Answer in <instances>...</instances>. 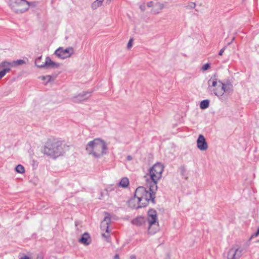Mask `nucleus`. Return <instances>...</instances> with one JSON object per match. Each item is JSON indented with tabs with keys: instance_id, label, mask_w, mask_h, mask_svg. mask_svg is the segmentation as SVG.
<instances>
[{
	"instance_id": "obj_1",
	"label": "nucleus",
	"mask_w": 259,
	"mask_h": 259,
	"mask_svg": "<svg viewBox=\"0 0 259 259\" xmlns=\"http://www.w3.org/2000/svg\"><path fill=\"white\" fill-rule=\"evenodd\" d=\"M148 190L144 187H138L135 192V196L141 201L142 206L146 207L151 201L153 203H155V193L157 190V186H155L148 182H146Z\"/></svg>"
},
{
	"instance_id": "obj_2",
	"label": "nucleus",
	"mask_w": 259,
	"mask_h": 259,
	"mask_svg": "<svg viewBox=\"0 0 259 259\" xmlns=\"http://www.w3.org/2000/svg\"><path fill=\"white\" fill-rule=\"evenodd\" d=\"M85 150L94 157L100 158L107 153L108 148L104 140L96 138L87 144Z\"/></svg>"
},
{
	"instance_id": "obj_3",
	"label": "nucleus",
	"mask_w": 259,
	"mask_h": 259,
	"mask_svg": "<svg viewBox=\"0 0 259 259\" xmlns=\"http://www.w3.org/2000/svg\"><path fill=\"white\" fill-rule=\"evenodd\" d=\"M64 152L62 143L59 141L49 140L44 148V154L54 158L62 155Z\"/></svg>"
},
{
	"instance_id": "obj_4",
	"label": "nucleus",
	"mask_w": 259,
	"mask_h": 259,
	"mask_svg": "<svg viewBox=\"0 0 259 259\" xmlns=\"http://www.w3.org/2000/svg\"><path fill=\"white\" fill-rule=\"evenodd\" d=\"M164 166L159 162L155 163L149 170L150 179H147V182L157 186L158 181L161 178Z\"/></svg>"
},
{
	"instance_id": "obj_5",
	"label": "nucleus",
	"mask_w": 259,
	"mask_h": 259,
	"mask_svg": "<svg viewBox=\"0 0 259 259\" xmlns=\"http://www.w3.org/2000/svg\"><path fill=\"white\" fill-rule=\"evenodd\" d=\"M148 222V232L150 234H155L159 229L157 211L154 209H150L147 212Z\"/></svg>"
},
{
	"instance_id": "obj_6",
	"label": "nucleus",
	"mask_w": 259,
	"mask_h": 259,
	"mask_svg": "<svg viewBox=\"0 0 259 259\" xmlns=\"http://www.w3.org/2000/svg\"><path fill=\"white\" fill-rule=\"evenodd\" d=\"M9 6L17 14H22L28 11L27 1L26 0H8Z\"/></svg>"
},
{
	"instance_id": "obj_7",
	"label": "nucleus",
	"mask_w": 259,
	"mask_h": 259,
	"mask_svg": "<svg viewBox=\"0 0 259 259\" xmlns=\"http://www.w3.org/2000/svg\"><path fill=\"white\" fill-rule=\"evenodd\" d=\"M41 58V56L39 57L35 61V65L38 68L46 69L57 68L60 66L59 63L53 61L49 57L46 58V61L44 63L39 64L38 62H40Z\"/></svg>"
},
{
	"instance_id": "obj_8",
	"label": "nucleus",
	"mask_w": 259,
	"mask_h": 259,
	"mask_svg": "<svg viewBox=\"0 0 259 259\" xmlns=\"http://www.w3.org/2000/svg\"><path fill=\"white\" fill-rule=\"evenodd\" d=\"M73 53L74 50L72 47H68L65 49L60 47L55 51L54 54L59 58L64 59L70 57Z\"/></svg>"
},
{
	"instance_id": "obj_9",
	"label": "nucleus",
	"mask_w": 259,
	"mask_h": 259,
	"mask_svg": "<svg viewBox=\"0 0 259 259\" xmlns=\"http://www.w3.org/2000/svg\"><path fill=\"white\" fill-rule=\"evenodd\" d=\"M92 92H82L72 97V100L74 103H80L86 101L90 96Z\"/></svg>"
},
{
	"instance_id": "obj_10",
	"label": "nucleus",
	"mask_w": 259,
	"mask_h": 259,
	"mask_svg": "<svg viewBox=\"0 0 259 259\" xmlns=\"http://www.w3.org/2000/svg\"><path fill=\"white\" fill-rule=\"evenodd\" d=\"M108 216H106L104 218V220L101 222V228L102 230H105L106 233H108L107 235H106L105 234H102V236L104 237L107 238L109 236V224L111 223L110 217H109V214L108 213Z\"/></svg>"
},
{
	"instance_id": "obj_11",
	"label": "nucleus",
	"mask_w": 259,
	"mask_h": 259,
	"mask_svg": "<svg viewBox=\"0 0 259 259\" xmlns=\"http://www.w3.org/2000/svg\"><path fill=\"white\" fill-rule=\"evenodd\" d=\"M197 146L198 148L201 151L205 150L208 148L207 143L202 135H199L197 140Z\"/></svg>"
},
{
	"instance_id": "obj_12",
	"label": "nucleus",
	"mask_w": 259,
	"mask_h": 259,
	"mask_svg": "<svg viewBox=\"0 0 259 259\" xmlns=\"http://www.w3.org/2000/svg\"><path fill=\"white\" fill-rule=\"evenodd\" d=\"M242 251L240 248H237L235 250L233 248L230 249L228 253V259H238L242 255Z\"/></svg>"
},
{
	"instance_id": "obj_13",
	"label": "nucleus",
	"mask_w": 259,
	"mask_h": 259,
	"mask_svg": "<svg viewBox=\"0 0 259 259\" xmlns=\"http://www.w3.org/2000/svg\"><path fill=\"white\" fill-rule=\"evenodd\" d=\"M128 204L129 207L132 208L138 209L140 208L144 207L142 206L141 201H138V199L134 195V197L131 198L128 201Z\"/></svg>"
},
{
	"instance_id": "obj_14",
	"label": "nucleus",
	"mask_w": 259,
	"mask_h": 259,
	"mask_svg": "<svg viewBox=\"0 0 259 259\" xmlns=\"http://www.w3.org/2000/svg\"><path fill=\"white\" fill-rule=\"evenodd\" d=\"M78 241L84 245H89L91 243L90 234L87 232L84 233L79 239Z\"/></svg>"
},
{
	"instance_id": "obj_15",
	"label": "nucleus",
	"mask_w": 259,
	"mask_h": 259,
	"mask_svg": "<svg viewBox=\"0 0 259 259\" xmlns=\"http://www.w3.org/2000/svg\"><path fill=\"white\" fill-rule=\"evenodd\" d=\"M146 222V220L144 217L139 216L133 219L132 221V223L134 225L140 227L145 224Z\"/></svg>"
},
{
	"instance_id": "obj_16",
	"label": "nucleus",
	"mask_w": 259,
	"mask_h": 259,
	"mask_svg": "<svg viewBox=\"0 0 259 259\" xmlns=\"http://www.w3.org/2000/svg\"><path fill=\"white\" fill-rule=\"evenodd\" d=\"M217 74H213L211 78L208 81V88L210 90L211 88L212 87H216V86L219 84V80L217 78Z\"/></svg>"
},
{
	"instance_id": "obj_17",
	"label": "nucleus",
	"mask_w": 259,
	"mask_h": 259,
	"mask_svg": "<svg viewBox=\"0 0 259 259\" xmlns=\"http://www.w3.org/2000/svg\"><path fill=\"white\" fill-rule=\"evenodd\" d=\"M222 88L220 89V92L218 93L219 94H224V93L230 94L233 91V87H229L223 84L222 82Z\"/></svg>"
},
{
	"instance_id": "obj_18",
	"label": "nucleus",
	"mask_w": 259,
	"mask_h": 259,
	"mask_svg": "<svg viewBox=\"0 0 259 259\" xmlns=\"http://www.w3.org/2000/svg\"><path fill=\"white\" fill-rule=\"evenodd\" d=\"M12 66L11 62L4 61L0 63V69H9V72L11 70Z\"/></svg>"
},
{
	"instance_id": "obj_19",
	"label": "nucleus",
	"mask_w": 259,
	"mask_h": 259,
	"mask_svg": "<svg viewBox=\"0 0 259 259\" xmlns=\"http://www.w3.org/2000/svg\"><path fill=\"white\" fill-rule=\"evenodd\" d=\"M222 82L221 80H219V84L215 87L212 90H210L213 92V94L218 96V97L223 96V94H219L218 93L220 92V89L222 88Z\"/></svg>"
},
{
	"instance_id": "obj_20",
	"label": "nucleus",
	"mask_w": 259,
	"mask_h": 259,
	"mask_svg": "<svg viewBox=\"0 0 259 259\" xmlns=\"http://www.w3.org/2000/svg\"><path fill=\"white\" fill-rule=\"evenodd\" d=\"M129 184V181L127 178H123L121 179L119 183V186L123 187L126 188L128 186Z\"/></svg>"
},
{
	"instance_id": "obj_21",
	"label": "nucleus",
	"mask_w": 259,
	"mask_h": 259,
	"mask_svg": "<svg viewBox=\"0 0 259 259\" xmlns=\"http://www.w3.org/2000/svg\"><path fill=\"white\" fill-rule=\"evenodd\" d=\"M103 1L104 0H96V1L94 2L91 6L93 10L97 9L98 7L102 6Z\"/></svg>"
},
{
	"instance_id": "obj_22",
	"label": "nucleus",
	"mask_w": 259,
	"mask_h": 259,
	"mask_svg": "<svg viewBox=\"0 0 259 259\" xmlns=\"http://www.w3.org/2000/svg\"><path fill=\"white\" fill-rule=\"evenodd\" d=\"M12 66L16 67L26 64V62L24 60L19 59L13 61L11 62Z\"/></svg>"
},
{
	"instance_id": "obj_23",
	"label": "nucleus",
	"mask_w": 259,
	"mask_h": 259,
	"mask_svg": "<svg viewBox=\"0 0 259 259\" xmlns=\"http://www.w3.org/2000/svg\"><path fill=\"white\" fill-rule=\"evenodd\" d=\"M209 100L206 99L202 100L200 104V107L201 109H205L208 107Z\"/></svg>"
},
{
	"instance_id": "obj_24",
	"label": "nucleus",
	"mask_w": 259,
	"mask_h": 259,
	"mask_svg": "<svg viewBox=\"0 0 259 259\" xmlns=\"http://www.w3.org/2000/svg\"><path fill=\"white\" fill-rule=\"evenodd\" d=\"M155 7L157 8V10H161L164 8V5L160 3H157L155 4ZM153 12L155 14H158L159 13V11L155 10H153Z\"/></svg>"
},
{
	"instance_id": "obj_25",
	"label": "nucleus",
	"mask_w": 259,
	"mask_h": 259,
	"mask_svg": "<svg viewBox=\"0 0 259 259\" xmlns=\"http://www.w3.org/2000/svg\"><path fill=\"white\" fill-rule=\"evenodd\" d=\"M39 78H40L42 80H46V82L45 83V84H47L48 83L51 82L52 80H54V79H52V76L51 75L41 76L39 77Z\"/></svg>"
},
{
	"instance_id": "obj_26",
	"label": "nucleus",
	"mask_w": 259,
	"mask_h": 259,
	"mask_svg": "<svg viewBox=\"0 0 259 259\" xmlns=\"http://www.w3.org/2000/svg\"><path fill=\"white\" fill-rule=\"evenodd\" d=\"M16 171L19 174H23L25 172L24 167L21 164H18L15 167Z\"/></svg>"
},
{
	"instance_id": "obj_27",
	"label": "nucleus",
	"mask_w": 259,
	"mask_h": 259,
	"mask_svg": "<svg viewBox=\"0 0 259 259\" xmlns=\"http://www.w3.org/2000/svg\"><path fill=\"white\" fill-rule=\"evenodd\" d=\"M27 5H28V10L29 8H35L38 6V2L33 1V2H28L27 1Z\"/></svg>"
},
{
	"instance_id": "obj_28",
	"label": "nucleus",
	"mask_w": 259,
	"mask_h": 259,
	"mask_svg": "<svg viewBox=\"0 0 259 259\" xmlns=\"http://www.w3.org/2000/svg\"><path fill=\"white\" fill-rule=\"evenodd\" d=\"M196 7V3L194 2H189L188 4V5L185 6V8L187 9H194Z\"/></svg>"
},
{
	"instance_id": "obj_29",
	"label": "nucleus",
	"mask_w": 259,
	"mask_h": 259,
	"mask_svg": "<svg viewBox=\"0 0 259 259\" xmlns=\"http://www.w3.org/2000/svg\"><path fill=\"white\" fill-rule=\"evenodd\" d=\"M7 72H9V69H2L0 71V79L4 77Z\"/></svg>"
},
{
	"instance_id": "obj_30",
	"label": "nucleus",
	"mask_w": 259,
	"mask_h": 259,
	"mask_svg": "<svg viewBox=\"0 0 259 259\" xmlns=\"http://www.w3.org/2000/svg\"><path fill=\"white\" fill-rule=\"evenodd\" d=\"M210 67V64L209 63L205 64L201 68V70L206 71Z\"/></svg>"
},
{
	"instance_id": "obj_31",
	"label": "nucleus",
	"mask_w": 259,
	"mask_h": 259,
	"mask_svg": "<svg viewBox=\"0 0 259 259\" xmlns=\"http://www.w3.org/2000/svg\"><path fill=\"white\" fill-rule=\"evenodd\" d=\"M133 38H131L129 40V41H128V42L127 43V49H130L132 47V46L133 45Z\"/></svg>"
},
{
	"instance_id": "obj_32",
	"label": "nucleus",
	"mask_w": 259,
	"mask_h": 259,
	"mask_svg": "<svg viewBox=\"0 0 259 259\" xmlns=\"http://www.w3.org/2000/svg\"><path fill=\"white\" fill-rule=\"evenodd\" d=\"M181 169V172L182 175L184 176L185 175V173L186 172V168L184 166H182L180 167Z\"/></svg>"
},
{
	"instance_id": "obj_33",
	"label": "nucleus",
	"mask_w": 259,
	"mask_h": 259,
	"mask_svg": "<svg viewBox=\"0 0 259 259\" xmlns=\"http://www.w3.org/2000/svg\"><path fill=\"white\" fill-rule=\"evenodd\" d=\"M227 47L226 46H225L224 47H223L219 52V55L220 56H222L223 54V53L224 52L225 50H226Z\"/></svg>"
},
{
	"instance_id": "obj_34",
	"label": "nucleus",
	"mask_w": 259,
	"mask_h": 259,
	"mask_svg": "<svg viewBox=\"0 0 259 259\" xmlns=\"http://www.w3.org/2000/svg\"><path fill=\"white\" fill-rule=\"evenodd\" d=\"M223 84H225V85H227V86L233 87V85L230 80H227L225 83H223Z\"/></svg>"
},
{
	"instance_id": "obj_35",
	"label": "nucleus",
	"mask_w": 259,
	"mask_h": 259,
	"mask_svg": "<svg viewBox=\"0 0 259 259\" xmlns=\"http://www.w3.org/2000/svg\"><path fill=\"white\" fill-rule=\"evenodd\" d=\"M140 8L142 11H143V12L145 10V8H146L145 5L144 4H143L142 5H141L140 6Z\"/></svg>"
},
{
	"instance_id": "obj_36",
	"label": "nucleus",
	"mask_w": 259,
	"mask_h": 259,
	"mask_svg": "<svg viewBox=\"0 0 259 259\" xmlns=\"http://www.w3.org/2000/svg\"><path fill=\"white\" fill-rule=\"evenodd\" d=\"M259 235V228L257 229L256 232L251 236L252 237H257Z\"/></svg>"
},
{
	"instance_id": "obj_37",
	"label": "nucleus",
	"mask_w": 259,
	"mask_h": 259,
	"mask_svg": "<svg viewBox=\"0 0 259 259\" xmlns=\"http://www.w3.org/2000/svg\"><path fill=\"white\" fill-rule=\"evenodd\" d=\"M147 6L148 7H152L153 6V2L152 1H150L147 3Z\"/></svg>"
},
{
	"instance_id": "obj_38",
	"label": "nucleus",
	"mask_w": 259,
	"mask_h": 259,
	"mask_svg": "<svg viewBox=\"0 0 259 259\" xmlns=\"http://www.w3.org/2000/svg\"><path fill=\"white\" fill-rule=\"evenodd\" d=\"M20 259H31L28 256L25 255L24 256L20 258Z\"/></svg>"
},
{
	"instance_id": "obj_39",
	"label": "nucleus",
	"mask_w": 259,
	"mask_h": 259,
	"mask_svg": "<svg viewBox=\"0 0 259 259\" xmlns=\"http://www.w3.org/2000/svg\"><path fill=\"white\" fill-rule=\"evenodd\" d=\"M114 259H120L119 258V256L118 254H116L114 256Z\"/></svg>"
},
{
	"instance_id": "obj_40",
	"label": "nucleus",
	"mask_w": 259,
	"mask_h": 259,
	"mask_svg": "<svg viewBox=\"0 0 259 259\" xmlns=\"http://www.w3.org/2000/svg\"><path fill=\"white\" fill-rule=\"evenodd\" d=\"M127 159L128 160H132V159H133V157H132V156H131V155H128V156H127Z\"/></svg>"
},
{
	"instance_id": "obj_41",
	"label": "nucleus",
	"mask_w": 259,
	"mask_h": 259,
	"mask_svg": "<svg viewBox=\"0 0 259 259\" xmlns=\"http://www.w3.org/2000/svg\"><path fill=\"white\" fill-rule=\"evenodd\" d=\"M130 259H137L136 255H132L130 257Z\"/></svg>"
},
{
	"instance_id": "obj_42",
	"label": "nucleus",
	"mask_w": 259,
	"mask_h": 259,
	"mask_svg": "<svg viewBox=\"0 0 259 259\" xmlns=\"http://www.w3.org/2000/svg\"><path fill=\"white\" fill-rule=\"evenodd\" d=\"M37 259H42V257L38 256Z\"/></svg>"
},
{
	"instance_id": "obj_43",
	"label": "nucleus",
	"mask_w": 259,
	"mask_h": 259,
	"mask_svg": "<svg viewBox=\"0 0 259 259\" xmlns=\"http://www.w3.org/2000/svg\"><path fill=\"white\" fill-rule=\"evenodd\" d=\"M40 61H41V60ZM38 64H42V63H40V62H38Z\"/></svg>"
},
{
	"instance_id": "obj_44",
	"label": "nucleus",
	"mask_w": 259,
	"mask_h": 259,
	"mask_svg": "<svg viewBox=\"0 0 259 259\" xmlns=\"http://www.w3.org/2000/svg\"><path fill=\"white\" fill-rule=\"evenodd\" d=\"M234 39V37L233 38L232 41Z\"/></svg>"
}]
</instances>
